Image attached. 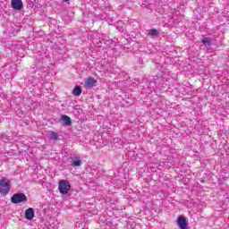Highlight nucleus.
I'll list each match as a JSON object with an SVG mask.
<instances>
[{
    "instance_id": "obj_1",
    "label": "nucleus",
    "mask_w": 229,
    "mask_h": 229,
    "mask_svg": "<svg viewBox=\"0 0 229 229\" xmlns=\"http://www.w3.org/2000/svg\"><path fill=\"white\" fill-rule=\"evenodd\" d=\"M10 189H12V182L7 178H2L0 180V194L3 196H6L8 192H10Z\"/></svg>"
},
{
    "instance_id": "obj_2",
    "label": "nucleus",
    "mask_w": 229,
    "mask_h": 229,
    "mask_svg": "<svg viewBox=\"0 0 229 229\" xmlns=\"http://www.w3.org/2000/svg\"><path fill=\"white\" fill-rule=\"evenodd\" d=\"M58 191L60 194L65 195L69 194V191H71V183L67 180H61L58 183Z\"/></svg>"
},
{
    "instance_id": "obj_3",
    "label": "nucleus",
    "mask_w": 229,
    "mask_h": 229,
    "mask_svg": "<svg viewBox=\"0 0 229 229\" xmlns=\"http://www.w3.org/2000/svg\"><path fill=\"white\" fill-rule=\"evenodd\" d=\"M12 203L17 205L19 203H26L28 197L24 193H14L11 198Z\"/></svg>"
},
{
    "instance_id": "obj_4",
    "label": "nucleus",
    "mask_w": 229,
    "mask_h": 229,
    "mask_svg": "<svg viewBox=\"0 0 229 229\" xmlns=\"http://www.w3.org/2000/svg\"><path fill=\"white\" fill-rule=\"evenodd\" d=\"M177 225L180 229H187L189 223L187 222V219L184 218L183 216H179V217L177 219Z\"/></svg>"
},
{
    "instance_id": "obj_5",
    "label": "nucleus",
    "mask_w": 229,
    "mask_h": 229,
    "mask_svg": "<svg viewBox=\"0 0 229 229\" xmlns=\"http://www.w3.org/2000/svg\"><path fill=\"white\" fill-rule=\"evenodd\" d=\"M96 83H98V81L92 77L85 79L84 81V85L85 87H88V89H92V87H96Z\"/></svg>"
},
{
    "instance_id": "obj_6",
    "label": "nucleus",
    "mask_w": 229,
    "mask_h": 229,
    "mask_svg": "<svg viewBox=\"0 0 229 229\" xmlns=\"http://www.w3.org/2000/svg\"><path fill=\"white\" fill-rule=\"evenodd\" d=\"M11 5L13 10H21L24 6L22 0H12Z\"/></svg>"
},
{
    "instance_id": "obj_7",
    "label": "nucleus",
    "mask_w": 229,
    "mask_h": 229,
    "mask_svg": "<svg viewBox=\"0 0 229 229\" xmlns=\"http://www.w3.org/2000/svg\"><path fill=\"white\" fill-rule=\"evenodd\" d=\"M25 217L29 221H31V219H33V217H35V210L33 209V208H30L26 209Z\"/></svg>"
},
{
    "instance_id": "obj_8",
    "label": "nucleus",
    "mask_w": 229,
    "mask_h": 229,
    "mask_svg": "<svg viewBox=\"0 0 229 229\" xmlns=\"http://www.w3.org/2000/svg\"><path fill=\"white\" fill-rule=\"evenodd\" d=\"M61 121L65 126H71L72 124V121H71V117L66 114L61 115Z\"/></svg>"
},
{
    "instance_id": "obj_9",
    "label": "nucleus",
    "mask_w": 229,
    "mask_h": 229,
    "mask_svg": "<svg viewBox=\"0 0 229 229\" xmlns=\"http://www.w3.org/2000/svg\"><path fill=\"white\" fill-rule=\"evenodd\" d=\"M148 35H149L150 37H157L160 35V30L157 29H150L148 30Z\"/></svg>"
},
{
    "instance_id": "obj_10",
    "label": "nucleus",
    "mask_w": 229,
    "mask_h": 229,
    "mask_svg": "<svg viewBox=\"0 0 229 229\" xmlns=\"http://www.w3.org/2000/svg\"><path fill=\"white\" fill-rule=\"evenodd\" d=\"M72 165L74 167H80V165H81V159H80L78 157H75L72 162Z\"/></svg>"
},
{
    "instance_id": "obj_11",
    "label": "nucleus",
    "mask_w": 229,
    "mask_h": 229,
    "mask_svg": "<svg viewBox=\"0 0 229 229\" xmlns=\"http://www.w3.org/2000/svg\"><path fill=\"white\" fill-rule=\"evenodd\" d=\"M202 44H204V46L206 47H210V45L212 44V38H204L202 39Z\"/></svg>"
},
{
    "instance_id": "obj_12",
    "label": "nucleus",
    "mask_w": 229,
    "mask_h": 229,
    "mask_svg": "<svg viewBox=\"0 0 229 229\" xmlns=\"http://www.w3.org/2000/svg\"><path fill=\"white\" fill-rule=\"evenodd\" d=\"M73 96H81V88L80 86H76L72 90Z\"/></svg>"
},
{
    "instance_id": "obj_13",
    "label": "nucleus",
    "mask_w": 229,
    "mask_h": 229,
    "mask_svg": "<svg viewBox=\"0 0 229 229\" xmlns=\"http://www.w3.org/2000/svg\"><path fill=\"white\" fill-rule=\"evenodd\" d=\"M50 140H58V133L52 131L49 136Z\"/></svg>"
},
{
    "instance_id": "obj_14",
    "label": "nucleus",
    "mask_w": 229,
    "mask_h": 229,
    "mask_svg": "<svg viewBox=\"0 0 229 229\" xmlns=\"http://www.w3.org/2000/svg\"><path fill=\"white\" fill-rule=\"evenodd\" d=\"M63 3H69V0H63Z\"/></svg>"
}]
</instances>
